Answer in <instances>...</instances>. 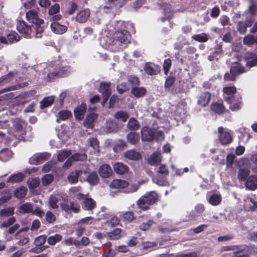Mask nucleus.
<instances>
[{
  "label": "nucleus",
  "mask_w": 257,
  "mask_h": 257,
  "mask_svg": "<svg viewBox=\"0 0 257 257\" xmlns=\"http://www.w3.org/2000/svg\"><path fill=\"white\" fill-rule=\"evenodd\" d=\"M71 72V69L69 66L60 67L57 71L50 72L47 74V80L49 81L57 77H65Z\"/></svg>",
  "instance_id": "obj_2"
},
{
  "label": "nucleus",
  "mask_w": 257,
  "mask_h": 257,
  "mask_svg": "<svg viewBox=\"0 0 257 257\" xmlns=\"http://www.w3.org/2000/svg\"><path fill=\"white\" fill-rule=\"evenodd\" d=\"M81 206L85 210H92L96 206V203L92 198L81 194Z\"/></svg>",
  "instance_id": "obj_5"
},
{
  "label": "nucleus",
  "mask_w": 257,
  "mask_h": 257,
  "mask_svg": "<svg viewBox=\"0 0 257 257\" xmlns=\"http://www.w3.org/2000/svg\"><path fill=\"white\" fill-rule=\"evenodd\" d=\"M29 100L27 99V95L23 94L18 96L15 98L14 102L17 105H23L28 102Z\"/></svg>",
  "instance_id": "obj_46"
},
{
  "label": "nucleus",
  "mask_w": 257,
  "mask_h": 257,
  "mask_svg": "<svg viewBox=\"0 0 257 257\" xmlns=\"http://www.w3.org/2000/svg\"><path fill=\"white\" fill-rule=\"evenodd\" d=\"M98 177L95 172H91L88 175L86 180L91 185H95L98 182Z\"/></svg>",
  "instance_id": "obj_39"
},
{
  "label": "nucleus",
  "mask_w": 257,
  "mask_h": 257,
  "mask_svg": "<svg viewBox=\"0 0 257 257\" xmlns=\"http://www.w3.org/2000/svg\"><path fill=\"white\" fill-rule=\"evenodd\" d=\"M139 127L138 121L134 117H131L127 123V127L131 130H137Z\"/></svg>",
  "instance_id": "obj_45"
},
{
  "label": "nucleus",
  "mask_w": 257,
  "mask_h": 257,
  "mask_svg": "<svg viewBox=\"0 0 257 257\" xmlns=\"http://www.w3.org/2000/svg\"><path fill=\"white\" fill-rule=\"evenodd\" d=\"M61 196L59 194L52 195L50 196L49 203L51 208L56 209L58 208V203L60 200Z\"/></svg>",
  "instance_id": "obj_31"
},
{
  "label": "nucleus",
  "mask_w": 257,
  "mask_h": 257,
  "mask_svg": "<svg viewBox=\"0 0 257 257\" xmlns=\"http://www.w3.org/2000/svg\"><path fill=\"white\" fill-rule=\"evenodd\" d=\"M250 161L253 163L252 171L257 173V153L251 156Z\"/></svg>",
  "instance_id": "obj_64"
},
{
  "label": "nucleus",
  "mask_w": 257,
  "mask_h": 257,
  "mask_svg": "<svg viewBox=\"0 0 257 257\" xmlns=\"http://www.w3.org/2000/svg\"><path fill=\"white\" fill-rule=\"evenodd\" d=\"M110 38L107 36H102L99 38V42L100 45L105 49L109 47L110 42H108L107 40L110 41Z\"/></svg>",
  "instance_id": "obj_56"
},
{
  "label": "nucleus",
  "mask_w": 257,
  "mask_h": 257,
  "mask_svg": "<svg viewBox=\"0 0 257 257\" xmlns=\"http://www.w3.org/2000/svg\"><path fill=\"white\" fill-rule=\"evenodd\" d=\"M60 11V6L58 4H55L49 9V19L51 21H58L61 19L60 15H57Z\"/></svg>",
  "instance_id": "obj_10"
},
{
  "label": "nucleus",
  "mask_w": 257,
  "mask_h": 257,
  "mask_svg": "<svg viewBox=\"0 0 257 257\" xmlns=\"http://www.w3.org/2000/svg\"><path fill=\"white\" fill-rule=\"evenodd\" d=\"M97 114L95 112L94 110L92 107L89 109V114L87 115L83 125L84 127L92 128L93 126L94 120L97 118Z\"/></svg>",
  "instance_id": "obj_8"
},
{
  "label": "nucleus",
  "mask_w": 257,
  "mask_h": 257,
  "mask_svg": "<svg viewBox=\"0 0 257 257\" xmlns=\"http://www.w3.org/2000/svg\"><path fill=\"white\" fill-rule=\"evenodd\" d=\"M246 64L249 67L255 66L257 64V55L253 54H248L246 59Z\"/></svg>",
  "instance_id": "obj_35"
},
{
  "label": "nucleus",
  "mask_w": 257,
  "mask_h": 257,
  "mask_svg": "<svg viewBox=\"0 0 257 257\" xmlns=\"http://www.w3.org/2000/svg\"><path fill=\"white\" fill-rule=\"evenodd\" d=\"M223 97L226 101H230V99L235 96L236 89L233 86H227L223 88Z\"/></svg>",
  "instance_id": "obj_11"
},
{
  "label": "nucleus",
  "mask_w": 257,
  "mask_h": 257,
  "mask_svg": "<svg viewBox=\"0 0 257 257\" xmlns=\"http://www.w3.org/2000/svg\"><path fill=\"white\" fill-rule=\"evenodd\" d=\"M106 222L107 223L110 224L111 226H113L118 224L119 220L116 216L113 215L109 214L108 219H107Z\"/></svg>",
  "instance_id": "obj_60"
},
{
  "label": "nucleus",
  "mask_w": 257,
  "mask_h": 257,
  "mask_svg": "<svg viewBox=\"0 0 257 257\" xmlns=\"http://www.w3.org/2000/svg\"><path fill=\"white\" fill-rule=\"evenodd\" d=\"M153 133L152 130L144 126L141 129L142 140L143 141H150L153 139Z\"/></svg>",
  "instance_id": "obj_19"
},
{
  "label": "nucleus",
  "mask_w": 257,
  "mask_h": 257,
  "mask_svg": "<svg viewBox=\"0 0 257 257\" xmlns=\"http://www.w3.org/2000/svg\"><path fill=\"white\" fill-rule=\"evenodd\" d=\"M127 140L130 144L135 145L139 142L140 137L139 134L134 132H131L127 135Z\"/></svg>",
  "instance_id": "obj_36"
},
{
  "label": "nucleus",
  "mask_w": 257,
  "mask_h": 257,
  "mask_svg": "<svg viewBox=\"0 0 257 257\" xmlns=\"http://www.w3.org/2000/svg\"><path fill=\"white\" fill-rule=\"evenodd\" d=\"M210 98V93L208 92H204L200 96L198 100V103L202 106H205L209 103Z\"/></svg>",
  "instance_id": "obj_25"
},
{
  "label": "nucleus",
  "mask_w": 257,
  "mask_h": 257,
  "mask_svg": "<svg viewBox=\"0 0 257 257\" xmlns=\"http://www.w3.org/2000/svg\"><path fill=\"white\" fill-rule=\"evenodd\" d=\"M26 18L28 21L33 24L37 23V24L43 23L44 21L38 18L37 13L34 10H30L26 14Z\"/></svg>",
  "instance_id": "obj_13"
},
{
  "label": "nucleus",
  "mask_w": 257,
  "mask_h": 257,
  "mask_svg": "<svg viewBox=\"0 0 257 257\" xmlns=\"http://www.w3.org/2000/svg\"><path fill=\"white\" fill-rule=\"evenodd\" d=\"M242 64L236 63L231 67V72L235 74H240L245 71Z\"/></svg>",
  "instance_id": "obj_38"
},
{
  "label": "nucleus",
  "mask_w": 257,
  "mask_h": 257,
  "mask_svg": "<svg viewBox=\"0 0 257 257\" xmlns=\"http://www.w3.org/2000/svg\"><path fill=\"white\" fill-rule=\"evenodd\" d=\"M205 208L203 204H198L195 207V209L190 212L191 219H195L196 217L201 214L204 211Z\"/></svg>",
  "instance_id": "obj_27"
},
{
  "label": "nucleus",
  "mask_w": 257,
  "mask_h": 257,
  "mask_svg": "<svg viewBox=\"0 0 257 257\" xmlns=\"http://www.w3.org/2000/svg\"><path fill=\"white\" fill-rule=\"evenodd\" d=\"M80 156L79 154H75L69 158L64 164L63 167L65 169H68L72 164L73 161H77L79 160Z\"/></svg>",
  "instance_id": "obj_50"
},
{
  "label": "nucleus",
  "mask_w": 257,
  "mask_h": 257,
  "mask_svg": "<svg viewBox=\"0 0 257 257\" xmlns=\"http://www.w3.org/2000/svg\"><path fill=\"white\" fill-rule=\"evenodd\" d=\"M33 206L31 203H26L22 205L19 208V211L20 213H31L32 212Z\"/></svg>",
  "instance_id": "obj_42"
},
{
  "label": "nucleus",
  "mask_w": 257,
  "mask_h": 257,
  "mask_svg": "<svg viewBox=\"0 0 257 257\" xmlns=\"http://www.w3.org/2000/svg\"><path fill=\"white\" fill-rule=\"evenodd\" d=\"M132 93L136 97H141L145 95L146 89L144 87L132 86Z\"/></svg>",
  "instance_id": "obj_29"
},
{
  "label": "nucleus",
  "mask_w": 257,
  "mask_h": 257,
  "mask_svg": "<svg viewBox=\"0 0 257 257\" xmlns=\"http://www.w3.org/2000/svg\"><path fill=\"white\" fill-rule=\"evenodd\" d=\"M192 38L199 42H205L208 40V35L205 33L193 35Z\"/></svg>",
  "instance_id": "obj_47"
},
{
  "label": "nucleus",
  "mask_w": 257,
  "mask_h": 257,
  "mask_svg": "<svg viewBox=\"0 0 257 257\" xmlns=\"http://www.w3.org/2000/svg\"><path fill=\"white\" fill-rule=\"evenodd\" d=\"M124 156L125 158L131 160H138L141 158V154L134 150L125 152Z\"/></svg>",
  "instance_id": "obj_28"
},
{
  "label": "nucleus",
  "mask_w": 257,
  "mask_h": 257,
  "mask_svg": "<svg viewBox=\"0 0 257 257\" xmlns=\"http://www.w3.org/2000/svg\"><path fill=\"white\" fill-rule=\"evenodd\" d=\"M46 240V236L40 235L35 240V244L36 246H40L45 243Z\"/></svg>",
  "instance_id": "obj_62"
},
{
  "label": "nucleus",
  "mask_w": 257,
  "mask_h": 257,
  "mask_svg": "<svg viewBox=\"0 0 257 257\" xmlns=\"http://www.w3.org/2000/svg\"><path fill=\"white\" fill-rule=\"evenodd\" d=\"M162 156L159 152H155L152 154L148 159V162L151 165H157L161 163Z\"/></svg>",
  "instance_id": "obj_24"
},
{
  "label": "nucleus",
  "mask_w": 257,
  "mask_h": 257,
  "mask_svg": "<svg viewBox=\"0 0 257 257\" xmlns=\"http://www.w3.org/2000/svg\"><path fill=\"white\" fill-rule=\"evenodd\" d=\"M131 36L129 33L125 30L117 31L115 33L114 39L115 42L120 44L126 45L130 42Z\"/></svg>",
  "instance_id": "obj_4"
},
{
  "label": "nucleus",
  "mask_w": 257,
  "mask_h": 257,
  "mask_svg": "<svg viewBox=\"0 0 257 257\" xmlns=\"http://www.w3.org/2000/svg\"><path fill=\"white\" fill-rule=\"evenodd\" d=\"M79 177V171H77L74 172H71L68 176V179L70 183H75L78 181Z\"/></svg>",
  "instance_id": "obj_55"
},
{
  "label": "nucleus",
  "mask_w": 257,
  "mask_h": 257,
  "mask_svg": "<svg viewBox=\"0 0 257 257\" xmlns=\"http://www.w3.org/2000/svg\"><path fill=\"white\" fill-rule=\"evenodd\" d=\"M115 172L118 174H123L128 171V167L122 163H116L113 165Z\"/></svg>",
  "instance_id": "obj_30"
},
{
  "label": "nucleus",
  "mask_w": 257,
  "mask_h": 257,
  "mask_svg": "<svg viewBox=\"0 0 257 257\" xmlns=\"http://www.w3.org/2000/svg\"><path fill=\"white\" fill-rule=\"evenodd\" d=\"M158 199V196L156 192L152 191L141 196L137 201V204L140 209L146 210L157 202Z\"/></svg>",
  "instance_id": "obj_1"
},
{
  "label": "nucleus",
  "mask_w": 257,
  "mask_h": 257,
  "mask_svg": "<svg viewBox=\"0 0 257 257\" xmlns=\"http://www.w3.org/2000/svg\"><path fill=\"white\" fill-rule=\"evenodd\" d=\"M144 70L149 75H156L159 72V69L157 65L152 63H146L144 68Z\"/></svg>",
  "instance_id": "obj_21"
},
{
  "label": "nucleus",
  "mask_w": 257,
  "mask_h": 257,
  "mask_svg": "<svg viewBox=\"0 0 257 257\" xmlns=\"http://www.w3.org/2000/svg\"><path fill=\"white\" fill-rule=\"evenodd\" d=\"M25 177L24 174L22 173H18L9 177L7 182L12 183H18L23 181Z\"/></svg>",
  "instance_id": "obj_32"
},
{
  "label": "nucleus",
  "mask_w": 257,
  "mask_h": 257,
  "mask_svg": "<svg viewBox=\"0 0 257 257\" xmlns=\"http://www.w3.org/2000/svg\"><path fill=\"white\" fill-rule=\"evenodd\" d=\"M13 155L12 151L8 149H4L0 152V159L3 161H7Z\"/></svg>",
  "instance_id": "obj_37"
},
{
  "label": "nucleus",
  "mask_w": 257,
  "mask_h": 257,
  "mask_svg": "<svg viewBox=\"0 0 257 257\" xmlns=\"http://www.w3.org/2000/svg\"><path fill=\"white\" fill-rule=\"evenodd\" d=\"M121 230L119 228H116L113 231L109 232L108 236L111 239H118L121 236Z\"/></svg>",
  "instance_id": "obj_53"
},
{
  "label": "nucleus",
  "mask_w": 257,
  "mask_h": 257,
  "mask_svg": "<svg viewBox=\"0 0 257 257\" xmlns=\"http://www.w3.org/2000/svg\"><path fill=\"white\" fill-rule=\"evenodd\" d=\"M40 184V180L38 178H31L28 181V185L30 189L37 187Z\"/></svg>",
  "instance_id": "obj_54"
},
{
  "label": "nucleus",
  "mask_w": 257,
  "mask_h": 257,
  "mask_svg": "<svg viewBox=\"0 0 257 257\" xmlns=\"http://www.w3.org/2000/svg\"><path fill=\"white\" fill-rule=\"evenodd\" d=\"M14 209L13 207L6 208L2 209L1 211V214L2 216H9L13 214Z\"/></svg>",
  "instance_id": "obj_63"
},
{
  "label": "nucleus",
  "mask_w": 257,
  "mask_h": 257,
  "mask_svg": "<svg viewBox=\"0 0 257 257\" xmlns=\"http://www.w3.org/2000/svg\"><path fill=\"white\" fill-rule=\"evenodd\" d=\"M61 207L62 210L67 212L78 213L79 211V206L78 204L71 202L70 204L67 203H61Z\"/></svg>",
  "instance_id": "obj_16"
},
{
  "label": "nucleus",
  "mask_w": 257,
  "mask_h": 257,
  "mask_svg": "<svg viewBox=\"0 0 257 257\" xmlns=\"http://www.w3.org/2000/svg\"><path fill=\"white\" fill-rule=\"evenodd\" d=\"M27 189L24 186H21L17 188L14 192V195L15 197L18 199L24 198L27 194Z\"/></svg>",
  "instance_id": "obj_33"
},
{
  "label": "nucleus",
  "mask_w": 257,
  "mask_h": 257,
  "mask_svg": "<svg viewBox=\"0 0 257 257\" xmlns=\"http://www.w3.org/2000/svg\"><path fill=\"white\" fill-rule=\"evenodd\" d=\"M62 239V236L58 234H56L54 236H50L48 238V243L51 245H54L56 242L59 241Z\"/></svg>",
  "instance_id": "obj_59"
},
{
  "label": "nucleus",
  "mask_w": 257,
  "mask_h": 257,
  "mask_svg": "<svg viewBox=\"0 0 257 257\" xmlns=\"http://www.w3.org/2000/svg\"><path fill=\"white\" fill-rule=\"evenodd\" d=\"M250 173L249 170L244 168H241L239 170L238 174V178L240 181H245L247 177Z\"/></svg>",
  "instance_id": "obj_40"
},
{
  "label": "nucleus",
  "mask_w": 257,
  "mask_h": 257,
  "mask_svg": "<svg viewBox=\"0 0 257 257\" xmlns=\"http://www.w3.org/2000/svg\"><path fill=\"white\" fill-rule=\"evenodd\" d=\"M240 250L239 246L237 245L225 246L221 249L222 251H233V255L232 257H248V255L240 252Z\"/></svg>",
  "instance_id": "obj_12"
},
{
  "label": "nucleus",
  "mask_w": 257,
  "mask_h": 257,
  "mask_svg": "<svg viewBox=\"0 0 257 257\" xmlns=\"http://www.w3.org/2000/svg\"><path fill=\"white\" fill-rule=\"evenodd\" d=\"M18 31L22 34L28 36L32 32V26L28 25L24 21H19L17 24Z\"/></svg>",
  "instance_id": "obj_9"
},
{
  "label": "nucleus",
  "mask_w": 257,
  "mask_h": 257,
  "mask_svg": "<svg viewBox=\"0 0 257 257\" xmlns=\"http://www.w3.org/2000/svg\"><path fill=\"white\" fill-rule=\"evenodd\" d=\"M153 182L159 186H166L169 185V183L164 178H160L159 177L156 176L152 178Z\"/></svg>",
  "instance_id": "obj_51"
},
{
  "label": "nucleus",
  "mask_w": 257,
  "mask_h": 257,
  "mask_svg": "<svg viewBox=\"0 0 257 257\" xmlns=\"http://www.w3.org/2000/svg\"><path fill=\"white\" fill-rule=\"evenodd\" d=\"M7 39L10 43H14L19 41L20 37L16 32H12L8 35Z\"/></svg>",
  "instance_id": "obj_57"
},
{
  "label": "nucleus",
  "mask_w": 257,
  "mask_h": 257,
  "mask_svg": "<svg viewBox=\"0 0 257 257\" xmlns=\"http://www.w3.org/2000/svg\"><path fill=\"white\" fill-rule=\"evenodd\" d=\"M71 152L70 151L63 150H61L59 152L58 154L57 158L58 160L62 162L67 157H68L71 155Z\"/></svg>",
  "instance_id": "obj_49"
},
{
  "label": "nucleus",
  "mask_w": 257,
  "mask_h": 257,
  "mask_svg": "<svg viewBox=\"0 0 257 257\" xmlns=\"http://www.w3.org/2000/svg\"><path fill=\"white\" fill-rule=\"evenodd\" d=\"M128 183L124 181L119 179L113 180L109 185V187L113 189H123L127 187Z\"/></svg>",
  "instance_id": "obj_20"
},
{
  "label": "nucleus",
  "mask_w": 257,
  "mask_h": 257,
  "mask_svg": "<svg viewBox=\"0 0 257 257\" xmlns=\"http://www.w3.org/2000/svg\"><path fill=\"white\" fill-rule=\"evenodd\" d=\"M110 85V82H102L100 84L99 91L102 93L103 96V105L106 102L111 94Z\"/></svg>",
  "instance_id": "obj_7"
},
{
  "label": "nucleus",
  "mask_w": 257,
  "mask_h": 257,
  "mask_svg": "<svg viewBox=\"0 0 257 257\" xmlns=\"http://www.w3.org/2000/svg\"><path fill=\"white\" fill-rule=\"evenodd\" d=\"M90 146L93 149L94 152L98 153L99 146L98 142L96 138H91L89 140Z\"/></svg>",
  "instance_id": "obj_58"
},
{
  "label": "nucleus",
  "mask_w": 257,
  "mask_h": 257,
  "mask_svg": "<svg viewBox=\"0 0 257 257\" xmlns=\"http://www.w3.org/2000/svg\"><path fill=\"white\" fill-rule=\"evenodd\" d=\"M44 23L40 24L36 23L32 25V28L36 31L35 35L37 38H41L42 37V34L44 31Z\"/></svg>",
  "instance_id": "obj_34"
},
{
  "label": "nucleus",
  "mask_w": 257,
  "mask_h": 257,
  "mask_svg": "<svg viewBox=\"0 0 257 257\" xmlns=\"http://www.w3.org/2000/svg\"><path fill=\"white\" fill-rule=\"evenodd\" d=\"M211 110L218 114H221L225 111V108L222 103H214L211 105Z\"/></svg>",
  "instance_id": "obj_41"
},
{
  "label": "nucleus",
  "mask_w": 257,
  "mask_h": 257,
  "mask_svg": "<svg viewBox=\"0 0 257 257\" xmlns=\"http://www.w3.org/2000/svg\"><path fill=\"white\" fill-rule=\"evenodd\" d=\"M100 176L102 178H109L112 174V170L111 167L107 164L102 165L99 169Z\"/></svg>",
  "instance_id": "obj_15"
},
{
  "label": "nucleus",
  "mask_w": 257,
  "mask_h": 257,
  "mask_svg": "<svg viewBox=\"0 0 257 257\" xmlns=\"http://www.w3.org/2000/svg\"><path fill=\"white\" fill-rule=\"evenodd\" d=\"M53 179L54 177L52 175L50 174H46L42 177V183L44 186H47L52 182Z\"/></svg>",
  "instance_id": "obj_52"
},
{
  "label": "nucleus",
  "mask_w": 257,
  "mask_h": 257,
  "mask_svg": "<svg viewBox=\"0 0 257 257\" xmlns=\"http://www.w3.org/2000/svg\"><path fill=\"white\" fill-rule=\"evenodd\" d=\"M69 195L73 198L78 199H80V192L79 187H73L70 189L69 192Z\"/></svg>",
  "instance_id": "obj_44"
},
{
  "label": "nucleus",
  "mask_w": 257,
  "mask_h": 257,
  "mask_svg": "<svg viewBox=\"0 0 257 257\" xmlns=\"http://www.w3.org/2000/svg\"><path fill=\"white\" fill-rule=\"evenodd\" d=\"M129 117L128 113L124 111L120 110L117 112L115 115L114 117L118 120H121L123 122H125Z\"/></svg>",
  "instance_id": "obj_43"
},
{
  "label": "nucleus",
  "mask_w": 257,
  "mask_h": 257,
  "mask_svg": "<svg viewBox=\"0 0 257 257\" xmlns=\"http://www.w3.org/2000/svg\"><path fill=\"white\" fill-rule=\"evenodd\" d=\"M218 138L222 145H227L231 142L232 138L228 130L222 127H219L218 128Z\"/></svg>",
  "instance_id": "obj_3"
},
{
  "label": "nucleus",
  "mask_w": 257,
  "mask_h": 257,
  "mask_svg": "<svg viewBox=\"0 0 257 257\" xmlns=\"http://www.w3.org/2000/svg\"><path fill=\"white\" fill-rule=\"evenodd\" d=\"M51 30L57 34H62L67 31V27L65 26L60 25L59 23L54 22L50 25Z\"/></svg>",
  "instance_id": "obj_17"
},
{
  "label": "nucleus",
  "mask_w": 257,
  "mask_h": 257,
  "mask_svg": "<svg viewBox=\"0 0 257 257\" xmlns=\"http://www.w3.org/2000/svg\"><path fill=\"white\" fill-rule=\"evenodd\" d=\"M71 113L70 111H69L68 110H64L60 111L58 113V116L59 119L63 120H65L68 119L70 117V116H71Z\"/></svg>",
  "instance_id": "obj_61"
},
{
  "label": "nucleus",
  "mask_w": 257,
  "mask_h": 257,
  "mask_svg": "<svg viewBox=\"0 0 257 257\" xmlns=\"http://www.w3.org/2000/svg\"><path fill=\"white\" fill-rule=\"evenodd\" d=\"M207 200L209 203L213 206L218 205L221 201V196L219 194L214 193L211 195H208Z\"/></svg>",
  "instance_id": "obj_26"
},
{
  "label": "nucleus",
  "mask_w": 257,
  "mask_h": 257,
  "mask_svg": "<svg viewBox=\"0 0 257 257\" xmlns=\"http://www.w3.org/2000/svg\"><path fill=\"white\" fill-rule=\"evenodd\" d=\"M54 100V96H50L44 98L41 101V105L42 107H46L50 106L53 102Z\"/></svg>",
  "instance_id": "obj_48"
},
{
  "label": "nucleus",
  "mask_w": 257,
  "mask_h": 257,
  "mask_svg": "<svg viewBox=\"0 0 257 257\" xmlns=\"http://www.w3.org/2000/svg\"><path fill=\"white\" fill-rule=\"evenodd\" d=\"M253 20L250 18L247 20L244 23L243 22H239L238 23L237 29L241 34H244L246 32V28L248 27H250L252 24Z\"/></svg>",
  "instance_id": "obj_23"
},
{
  "label": "nucleus",
  "mask_w": 257,
  "mask_h": 257,
  "mask_svg": "<svg viewBox=\"0 0 257 257\" xmlns=\"http://www.w3.org/2000/svg\"><path fill=\"white\" fill-rule=\"evenodd\" d=\"M50 157V154L47 152L36 154L30 159L29 162L31 164L38 165L48 160Z\"/></svg>",
  "instance_id": "obj_6"
},
{
  "label": "nucleus",
  "mask_w": 257,
  "mask_h": 257,
  "mask_svg": "<svg viewBox=\"0 0 257 257\" xmlns=\"http://www.w3.org/2000/svg\"><path fill=\"white\" fill-rule=\"evenodd\" d=\"M244 206L247 210H255L257 209V201L254 197H246L244 199Z\"/></svg>",
  "instance_id": "obj_18"
},
{
  "label": "nucleus",
  "mask_w": 257,
  "mask_h": 257,
  "mask_svg": "<svg viewBox=\"0 0 257 257\" xmlns=\"http://www.w3.org/2000/svg\"><path fill=\"white\" fill-rule=\"evenodd\" d=\"M241 98L239 95H236L230 99V101H226L229 104V107L232 110H236L241 107Z\"/></svg>",
  "instance_id": "obj_14"
},
{
  "label": "nucleus",
  "mask_w": 257,
  "mask_h": 257,
  "mask_svg": "<svg viewBox=\"0 0 257 257\" xmlns=\"http://www.w3.org/2000/svg\"><path fill=\"white\" fill-rule=\"evenodd\" d=\"M245 187L251 190L256 189L257 188V176L251 175L249 177L246 181Z\"/></svg>",
  "instance_id": "obj_22"
}]
</instances>
